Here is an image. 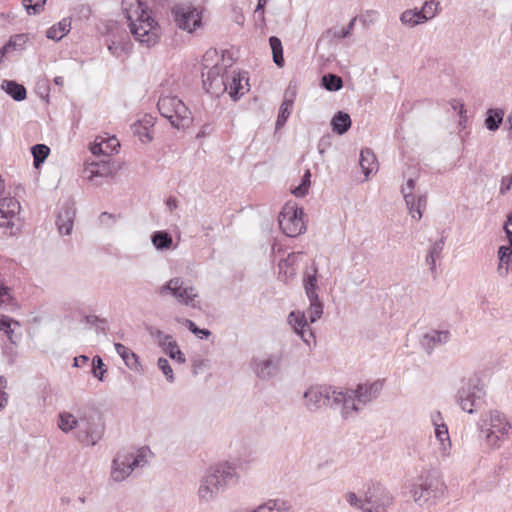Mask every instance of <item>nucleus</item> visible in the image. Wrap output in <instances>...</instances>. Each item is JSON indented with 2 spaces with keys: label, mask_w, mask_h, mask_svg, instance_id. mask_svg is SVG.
<instances>
[{
  "label": "nucleus",
  "mask_w": 512,
  "mask_h": 512,
  "mask_svg": "<svg viewBox=\"0 0 512 512\" xmlns=\"http://www.w3.org/2000/svg\"><path fill=\"white\" fill-rule=\"evenodd\" d=\"M355 393L353 390H346L345 392L337 390L334 395L333 408H341V414L344 418L352 412H358L361 410V406L358 404Z\"/></svg>",
  "instance_id": "obj_20"
},
{
  "label": "nucleus",
  "mask_w": 512,
  "mask_h": 512,
  "mask_svg": "<svg viewBox=\"0 0 512 512\" xmlns=\"http://www.w3.org/2000/svg\"><path fill=\"white\" fill-rule=\"evenodd\" d=\"M503 229L508 240L507 246H500L498 250V258L500 262V266L502 264L509 265L512 258V222L510 220H506Z\"/></svg>",
  "instance_id": "obj_27"
},
{
  "label": "nucleus",
  "mask_w": 512,
  "mask_h": 512,
  "mask_svg": "<svg viewBox=\"0 0 512 512\" xmlns=\"http://www.w3.org/2000/svg\"><path fill=\"white\" fill-rule=\"evenodd\" d=\"M269 44L272 50L273 62L278 67L284 66V57H283V47L281 40L276 36H271L269 38Z\"/></svg>",
  "instance_id": "obj_36"
},
{
  "label": "nucleus",
  "mask_w": 512,
  "mask_h": 512,
  "mask_svg": "<svg viewBox=\"0 0 512 512\" xmlns=\"http://www.w3.org/2000/svg\"><path fill=\"white\" fill-rule=\"evenodd\" d=\"M249 512H272L270 504L267 502L257 506L254 509L249 510Z\"/></svg>",
  "instance_id": "obj_64"
},
{
  "label": "nucleus",
  "mask_w": 512,
  "mask_h": 512,
  "mask_svg": "<svg viewBox=\"0 0 512 512\" xmlns=\"http://www.w3.org/2000/svg\"><path fill=\"white\" fill-rule=\"evenodd\" d=\"M114 347L117 354L122 358L128 368L139 371L140 363L136 353L121 343H115Z\"/></svg>",
  "instance_id": "obj_28"
},
{
  "label": "nucleus",
  "mask_w": 512,
  "mask_h": 512,
  "mask_svg": "<svg viewBox=\"0 0 512 512\" xmlns=\"http://www.w3.org/2000/svg\"><path fill=\"white\" fill-rule=\"evenodd\" d=\"M358 20V17H354L351 19L346 28L337 29L333 28L328 30V33H331L334 38H346L350 36L352 30L354 29L355 22Z\"/></svg>",
  "instance_id": "obj_50"
},
{
  "label": "nucleus",
  "mask_w": 512,
  "mask_h": 512,
  "mask_svg": "<svg viewBox=\"0 0 512 512\" xmlns=\"http://www.w3.org/2000/svg\"><path fill=\"white\" fill-rule=\"evenodd\" d=\"M150 127V121H137L131 126V129L145 143L152 140Z\"/></svg>",
  "instance_id": "obj_39"
},
{
  "label": "nucleus",
  "mask_w": 512,
  "mask_h": 512,
  "mask_svg": "<svg viewBox=\"0 0 512 512\" xmlns=\"http://www.w3.org/2000/svg\"><path fill=\"white\" fill-rule=\"evenodd\" d=\"M150 335L157 341L158 345L172 360L178 363H184L186 361L184 354L179 349L177 342L169 334H165L159 329H149Z\"/></svg>",
  "instance_id": "obj_17"
},
{
  "label": "nucleus",
  "mask_w": 512,
  "mask_h": 512,
  "mask_svg": "<svg viewBox=\"0 0 512 512\" xmlns=\"http://www.w3.org/2000/svg\"><path fill=\"white\" fill-rule=\"evenodd\" d=\"M345 499L348 502V504L352 507H356L360 509L361 511L365 512V502L364 498H360L356 495L354 492H347L345 495Z\"/></svg>",
  "instance_id": "obj_54"
},
{
  "label": "nucleus",
  "mask_w": 512,
  "mask_h": 512,
  "mask_svg": "<svg viewBox=\"0 0 512 512\" xmlns=\"http://www.w3.org/2000/svg\"><path fill=\"white\" fill-rule=\"evenodd\" d=\"M160 114L176 129H185L192 123V116L186 105L176 96H162L157 103Z\"/></svg>",
  "instance_id": "obj_7"
},
{
  "label": "nucleus",
  "mask_w": 512,
  "mask_h": 512,
  "mask_svg": "<svg viewBox=\"0 0 512 512\" xmlns=\"http://www.w3.org/2000/svg\"><path fill=\"white\" fill-rule=\"evenodd\" d=\"M439 6L440 3L438 1H425L422 8L419 10L420 19H422L424 23L433 19L439 13Z\"/></svg>",
  "instance_id": "obj_37"
},
{
  "label": "nucleus",
  "mask_w": 512,
  "mask_h": 512,
  "mask_svg": "<svg viewBox=\"0 0 512 512\" xmlns=\"http://www.w3.org/2000/svg\"><path fill=\"white\" fill-rule=\"evenodd\" d=\"M76 216V208L72 201H66L60 208L57 215L56 225L62 235L71 234Z\"/></svg>",
  "instance_id": "obj_21"
},
{
  "label": "nucleus",
  "mask_w": 512,
  "mask_h": 512,
  "mask_svg": "<svg viewBox=\"0 0 512 512\" xmlns=\"http://www.w3.org/2000/svg\"><path fill=\"white\" fill-rule=\"evenodd\" d=\"M480 436L484 437L487 445L492 448H498L508 437L512 426L506 417L499 411H490L486 418L481 419Z\"/></svg>",
  "instance_id": "obj_6"
},
{
  "label": "nucleus",
  "mask_w": 512,
  "mask_h": 512,
  "mask_svg": "<svg viewBox=\"0 0 512 512\" xmlns=\"http://www.w3.org/2000/svg\"><path fill=\"white\" fill-rule=\"evenodd\" d=\"M438 419H441V413L439 411L435 412L432 415V421L435 425V435H436L437 440L440 442L443 454H447V451L449 450V448L451 446L448 428L443 423L438 424L437 423Z\"/></svg>",
  "instance_id": "obj_26"
},
{
  "label": "nucleus",
  "mask_w": 512,
  "mask_h": 512,
  "mask_svg": "<svg viewBox=\"0 0 512 512\" xmlns=\"http://www.w3.org/2000/svg\"><path fill=\"white\" fill-rule=\"evenodd\" d=\"M1 89L18 102L25 100L27 97V91L24 85L19 84L15 80H3Z\"/></svg>",
  "instance_id": "obj_29"
},
{
  "label": "nucleus",
  "mask_w": 512,
  "mask_h": 512,
  "mask_svg": "<svg viewBox=\"0 0 512 512\" xmlns=\"http://www.w3.org/2000/svg\"><path fill=\"white\" fill-rule=\"evenodd\" d=\"M216 50L207 51L202 59V82L203 88L212 96H219L228 90L227 72L221 65L215 63L211 65L214 57H217Z\"/></svg>",
  "instance_id": "obj_5"
},
{
  "label": "nucleus",
  "mask_w": 512,
  "mask_h": 512,
  "mask_svg": "<svg viewBox=\"0 0 512 512\" xmlns=\"http://www.w3.org/2000/svg\"><path fill=\"white\" fill-rule=\"evenodd\" d=\"M329 145H330V137L329 136L322 137L318 143L319 153L323 154L325 152L326 147Z\"/></svg>",
  "instance_id": "obj_62"
},
{
  "label": "nucleus",
  "mask_w": 512,
  "mask_h": 512,
  "mask_svg": "<svg viewBox=\"0 0 512 512\" xmlns=\"http://www.w3.org/2000/svg\"><path fill=\"white\" fill-rule=\"evenodd\" d=\"M0 209L6 214H9L10 217H15L19 213L21 206L17 199L13 197H3L0 199Z\"/></svg>",
  "instance_id": "obj_40"
},
{
  "label": "nucleus",
  "mask_w": 512,
  "mask_h": 512,
  "mask_svg": "<svg viewBox=\"0 0 512 512\" xmlns=\"http://www.w3.org/2000/svg\"><path fill=\"white\" fill-rule=\"evenodd\" d=\"M71 29V20L63 18L57 24L53 25L46 31L48 39L60 41Z\"/></svg>",
  "instance_id": "obj_31"
},
{
  "label": "nucleus",
  "mask_w": 512,
  "mask_h": 512,
  "mask_svg": "<svg viewBox=\"0 0 512 512\" xmlns=\"http://www.w3.org/2000/svg\"><path fill=\"white\" fill-rule=\"evenodd\" d=\"M107 47L110 53L121 57L130 48L129 36L125 30H120L116 24L109 27L107 35Z\"/></svg>",
  "instance_id": "obj_18"
},
{
  "label": "nucleus",
  "mask_w": 512,
  "mask_h": 512,
  "mask_svg": "<svg viewBox=\"0 0 512 512\" xmlns=\"http://www.w3.org/2000/svg\"><path fill=\"white\" fill-rule=\"evenodd\" d=\"M417 181L416 178L410 177L407 179L406 184L401 186V194L403 195V198H405L406 194H415L414 190H416Z\"/></svg>",
  "instance_id": "obj_55"
},
{
  "label": "nucleus",
  "mask_w": 512,
  "mask_h": 512,
  "mask_svg": "<svg viewBox=\"0 0 512 512\" xmlns=\"http://www.w3.org/2000/svg\"><path fill=\"white\" fill-rule=\"evenodd\" d=\"M444 248V239H440L435 241L428 251V254L426 256V263L429 265V270L431 273L436 272V259L440 258L441 253Z\"/></svg>",
  "instance_id": "obj_34"
},
{
  "label": "nucleus",
  "mask_w": 512,
  "mask_h": 512,
  "mask_svg": "<svg viewBox=\"0 0 512 512\" xmlns=\"http://www.w3.org/2000/svg\"><path fill=\"white\" fill-rule=\"evenodd\" d=\"M177 26L188 32H193L201 25V16L197 9L190 4H177L172 9Z\"/></svg>",
  "instance_id": "obj_15"
},
{
  "label": "nucleus",
  "mask_w": 512,
  "mask_h": 512,
  "mask_svg": "<svg viewBox=\"0 0 512 512\" xmlns=\"http://www.w3.org/2000/svg\"><path fill=\"white\" fill-rule=\"evenodd\" d=\"M148 448L142 447L137 452H121L112 461L111 479L115 482H122L128 478L138 467L146 464V453Z\"/></svg>",
  "instance_id": "obj_8"
},
{
  "label": "nucleus",
  "mask_w": 512,
  "mask_h": 512,
  "mask_svg": "<svg viewBox=\"0 0 512 512\" xmlns=\"http://www.w3.org/2000/svg\"><path fill=\"white\" fill-rule=\"evenodd\" d=\"M14 217H10L9 214H6L3 210L0 209V227H10L12 226V219Z\"/></svg>",
  "instance_id": "obj_61"
},
{
  "label": "nucleus",
  "mask_w": 512,
  "mask_h": 512,
  "mask_svg": "<svg viewBox=\"0 0 512 512\" xmlns=\"http://www.w3.org/2000/svg\"><path fill=\"white\" fill-rule=\"evenodd\" d=\"M107 368L104 364L102 358L98 355L94 356L92 359V374L98 380H104V374L106 373Z\"/></svg>",
  "instance_id": "obj_48"
},
{
  "label": "nucleus",
  "mask_w": 512,
  "mask_h": 512,
  "mask_svg": "<svg viewBox=\"0 0 512 512\" xmlns=\"http://www.w3.org/2000/svg\"><path fill=\"white\" fill-rule=\"evenodd\" d=\"M84 173L89 180H93L95 177H108L112 174V170L109 161L102 160L87 163L84 168Z\"/></svg>",
  "instance_id": "obj_25"
},
{
  "label": "nucleus",
  "mask_w": 512,
  "mask_h": 512,
  "mask_svg": "<svg viewBox=\"0 0 512 512\" xmlns=\"http://www.w3.org/2000/svg\"><path fill=\"white\" fill-rule=\"evenodd\" d=\"M450 331L449 330H430L426 332L420 340V344L422 348L427 352V354H431L435 347L444 345L450 340Z\"/></svg>",
  "instance_id": "obj_23"
},
{
  "label": "nucleus",
  "mask_w": 512,
  "mask_h": 512,
  "mask_svg": "<svg viewBox=\"0 0 512 512\" xmlns=\"http://www.w3.org/2000/svg\"><path fill=\"white\" fill-rule=\"evenodd\" d=\"M420 13L417 9H408L405 10L401 16L400 21L403 25H407L410 27H414L416 25L424 23L422 19H420Z\"/></svg>",
  "instance_id": "obj_44"
},
{
  "label": "nucleus",
  "mask_w": 512,
  "mask_h": 512,
  "mask_svg": "<svg viewBox=\"0 0 512 512\" xmlns=\"http://www.w3.org/2000/svg\"><path fill=\"white\" fill-rule=\"evenodd\" d=\"M89 361V357L86 355H80L74 358L73 366L82 367Z\"/></svg>",
  "instance_id": "obj_63"
},
{
  "label": "nucleus",
  "mask_w": 512,
  "mask_h": 512,
  "mask_svg": "<svg viewBox=\"0 0 512 512\" xmlns=\"http://www.w3.org/2000/svg\"><path fill=\"white\" fill-rule=\"evenodd\" d=\"M377 16V12L374 10H368L365 13H363L358 19L364 24L369 25L372 24Z\"/></svg>",
  "instance_id": "obj_56"
},
{
  "label": "nucleus",
  "mask_w": 512,
  "mask_h": 512,
  "mask_svg": "<svg viewBox=\"0 0 512 512\" xmlns=\"http://www.w3.org/2000/svg\"><path fill=\"white\" fill-rule=\"evenodd\" d=\"M0 307L14 309L17 307L16 299L11 295L10 288L0 282Z\"/></svg>",
  "instance_id": "obj_42"
},
{
  "label": "nucleus",
  "mask_w": 512,
  "mask_h": 512,
  "mask_svg": "<svg viewBox=\"0 0 512 512\" xmlns=\"http://www.w3.org/2000/svg\"><path fill=\"white\" fill-rule=\"evenodd\" d=\"M352 121L350 115L343 111H338L331 120L333 132L338 135L345 134L351 127Z\"/></svg>",
  "instance_id": "obj_30"
},
{
  "label": "nucleus",
  "mask_w": 512,
  "mask_h": 512,
  "mask_svg": "<svg viewBox=\"0 0 512 512\" xmlns=\"http://www.w3.org/2000/svg\"><path fill=\"white\" fill-rule=\"evenodd\" d=\"M178 322L185 325L191 333L196 335L200 339H207L211 335V331L206 328H199L192 320L190 319H182L178 320Z\"/></svg>",
  "instance_id": "obj_47"
},
{
  "label": "nucleus",
  "mask_w": 512,
  "mask_h": 512,
  "mask_svg": "<svg viewBox=\"0 0 512 512\" xmlns=\"http://www.w3.org/2000/svg\"><path fill=\"white\" fill-rule=\"evenodd\" d=\"M114 143L115 142V146H119V143L117 142V140L115 138H112L108 141H103L101 143H94L92 146H91V152L93 155H106V156H110V153L107 152L106 149H104L103 145L105 144L106 145V148H108L110 146V143Z\"/></svg>",
  "instance_id": "obj_53"
},
{
  "label": "nucleus",
  "mask_w": 512,
  "mask_h": 512,
  "mask_svg": "<svg viewBox=\"0 0 512 512\" xmlns=\"http://www.w3.org/2000/svg\"><path fill=\"white\" fill-rule=\"evenodd\" d=\"M287 321L307 345H310L311 342H315L314 333L307 323V316L305 313L300 311H291L288 315Z\"/></svg>",
  "instance_id": "obj_19"
},
{
  "label": "nucleus",
  "mask_w": 512,
  "mask_h": 512,
  "mask_svg": "<svg viewBox=\"0 0 512 512\" xmlns=\"http://www.w3.org/2000/svg\"><path fill=\"white\" fill-rule=\"evenodd\" d=\"M154 247L158 250L169 249L173 243L172 236L167 231H156L151 236Z\"/></svg>",
  "instance_id": "obj_35"
},
{
  "label": "nucleus",
  "mask_w": 512,
  "mask_h": 512,
  "mask_svg": "<svg viewBox=\"0 0 512 512\" xmlns=\"http://www.w3.org/2000/svg\"><path fill=\"white\" fill-rule=\"evenodd\" d=\"M281 357L278 355H267L262 358H254L251 367L255 375L264 381L270 380L278 375L280 371Z\"/></svg>",
  "instance_id": "obj_16"
},
{
  "label": "nucleus",
  "mask_w": 512,
  "mask_h": 512,
  "mask_svg": "<svg viewBox=\"0 0 512 512\" xmlns=\"http://www.w3.org/2000/svg\"><path fill=\"white\" fill-rule=\"evenodd\" d=\"M58 427L64 433L73 430L75 439L84 446H95L104 436L105 422L101 413L92 407H79L75 414L61 412Z\"/></svg>",
  "instance_id": "obj_1"
},
{
  "label": "nucleus",
  "mask_w": 512,
  "mask_h": 512,
  "mask_svg": "<svg viewBox=\"0 0 512 512\" xmlns=\"http://www.w3.org/2000/svg\"><path fill=\"white\" fill-rule=\"evenodd\" d=\"M382 387L383 382L380 380L374 381L372 383H363L357 385L356 389L353 391L355 393L354 396H356L358 404L361 406V409L379 396Z\"/></svg>",
  "instance_id": "obj_22"
},
{
  "label": "nucleus",
  "mask_w": 512,
  "mask_h": 512,
  "mask_svg": "<svg viewBox=\"0 0 512 512\" xmlns=\"http://www.w3.org/2000/svg\"><path fill=\"white\" fill-rule=\"evenodd\" d=\"M317 272L318 268L313 264L312 273H307L304 277V289L310 302L307 310V318L310 323L316 322L323 314V303L318 295Z\"/></svg>",
  "instance_id": "obj_13"
},
{
  "label": "nucleus",
  "mask_w": 512,
  "mask_h": 512,
  "mask_svg": "<svg viewBox=\"0 0 512 512\" xmlns=\"http://www.w3.org/2000/svg\"><path fill=\"white\" fill-rule=\"evenodd\" d=\"M504 111L499 108H490L486 112V118L484 121L485 127L489 131H496L499 129L503 122Z\"/></svg>",
  "instance_id": "obj_33"
},
{
  "label": "nucleus",
  "mask_w": 512,
  "mask_h": 512,
  "mask_svg": "<svg viewBox=\"0 0 512 512\" xmlns=\"http://www.w3.org/2000/svg\"><path fill=\"white\" fill-rule=\"evenodd\" d=\"M451 106L454 110H458L459 116L461 120H464L466 118V109L462 102L454 99L451 102Z\"/></svg>",
  "instance_id": "obj_59"
},
{
  "label": "nucleus",
  "mask_w": 512,
  "mask_h": 512,
  "mask_svg": "<svg viewBox=\"0 0 512 512\" xmlns=\"http://www.w3.org/2000/svg\"><path fill=\"white\" fill-rule=\"evenodd\" d=\"M244 80L246 81V85H248L247 78L242 76L240 73H234L231 79H229V77L227 76L229 95L234 101L238 100L240 95L244 93V86L242 85V81Z\"/></svg>",
  "instance_id": "obj_32"
},
{
  "label": "nucleus",
  "mask_w": 512,
  "mask_h": 512,
  "mask_svg": "<svg viewBox=\"0 0 512 512\" xmlns=\"http://www.w3.org/2000/svg\"><path fill=\"white\" fill-rule=\"evenodd\" d=\"M46 0H23L28 14H38L43 10Z\"/></svg>",
  "instance_id": "obj_51"
},
{
  "label": "nucleus",
  "mask_w": 512,
  "mask_h": 512,
  "mask_svg": "<svg viewBox=\"0 0 512 512\" xmlns=\"http://www.w3.org/2000/svg\"><path fill=\"white\" fill-rule=\"evenodd\" d=\"M12 320L9 317L2 316L0 318V330H3L7 335L12 333L11 329Z\"/></svg>",
  "instance_id": "obj_60"
},
{
  "label": "nucleus",
  "mask_w": 512,
  "mask_h": 512,
  "mask_svg": "<svg viewBox=\"0 0 512 512\" xmlns=\"http://www.w3.org/2000/svg\"><path fill=\"white\" fill-rule=\"evenodd\" d=\"M268 503L271 506L272 512H289L292 509L291 502L285 499H270L268 500Z\"/></svg>",
  "instance_id": "obj_49"
},
{
  "label": "nucleus",
  "mask_w": 512,
  "mask_h": 512,
  "mask_svg": "<svg viewBox=\"0 0 512 512\" xmlns=\"http://www.w3.org/2000/svg\"><path fill=\"white\" fill-rule=\"evenodd\" d=\"M359 165L365 179H368L371 173L378 170V161L371 149L364 148L361 150Z\"/></svg>",
  "instance_id": "obj_24"
},
{
  "label": "nucleus",
  "mask_w": 512,
  "mask_h": 512,
  "mask_svg": "<svg viewBox=\"0 0 512 512\" xmlns=\"http://www.w3.org/2000/svg\"><path fill=\"white\" fill-rule=\"evenodd\" d=\"M321 85L328 91H338L343 87V80L336 74H326L321 78Z\"/></svg>",
  "instance_id": "obj_41"
},
{
  "label": "nucleus",
  "mask_w": 512,
  "mask_h": 512,
  "mask_svg": "<svg viewBox=\"0 0 512 512\" xmlns=\"http://www.w3.org/2000/svg\"><path fill=\"white\" fill-rule=\"evenodd\" d=\"M29 40V34L21 33L13 35L9 38L7 42V47L11 49V51H23L25 49L26 43Z\"/></svg>",
  "instance_id": "obj_45"
},
{
  "label": "nucleus",
  "mask_w": 512,
  "mask_h": 512,
  "mask_svg": "<svg viewBox=\"0 0 512 512\" xmlns=\"http://www.w3.org/2000/svg\"><path fill=\"white\" fill-rule=\"evenodd\" d=\"M31 153L33 155L34 167L39 168L48 157L50 148L45 144H35L31 147Z\"/></svg>",
  "instance_id": "obj_38"
},
{
  "label": "nucleus",
  "mask_w": 512,
  "mask_h": 512,
  "mask_svg": "<svg viewBox=\"0 0 512 512\" xmlns=\"http://www.w3.org/2000/svg\"><path fill=\"white\" fill-rule=\"evenodd\" d=\"M512 187V174L509 176L502 177L501 186H500V194L505 195Z\"/></svg>",
  "instance_id": "obj_57"
},
{
  "label": "nucleus",
  "mask_w": 512,
  "mask_h": 512,
  "mask_svg": "<svg viewBox=\"0 0 512 512\" xmlns=\"http://www.w3.org/2000/svg\"><path fill=\"white\" fill-rule=\"evenodd\" d=\"M236 465L223 462L209 467L201 477L198 488L200 502L208 503L216 499L221 491L238 482Z\"/></svg>",
  "instance_id": "obj_3"
},
{
  "label": "nucleus",
  "mask_w": 512,
  "mask_h": 512,
  "mask_svg": "<svg viewBox=\"0 0 512 512\" xmlns=\"http://www.w3.org/2000/svg\"><path fill=\"white\" fill-rule=\"evenodd\" d=\"M485 391L483 384L478 377H471L462 380L461 387L459 388L456 400L463 411L473 413L484 403Z\"/></svg>",
  "instance_id": "obj_10"
},
{
  "label": "nucleus",
  "mask_w": 512,
  "mask_h": 512,
  "mask_svg": "<svg viewBox=\"0 0 512 512\" xmlns=\"http://www.w3.org/2000/svg\"><path fill=\"white\" fill-rule=\"evenodd\" d=\"M446 486L435 472L420 475L410 487V494L419 506L431 505L440 499Z\"/></svg>",
  "instance_id": "obj_4"
},
{
  "label": "nucleus",
  "mask_w": 512,
  "mask_h": 512,
  "mask_svg": "<svg viewBox=\"0 0 512 512\" xmlns=\"http://www.w3.org/2000/svg\"><path fill=\"white\" fill-rule=\"evenodd\" d=\"M363 493L365 512H387L393 502L391 493L378 482L367 483Z\"/></svg>",
  "instance_id": "obj_11"
},
{
  "label": "nucleus",
  "mask_w": 512,
  "mask_h": 512,
  "mask_svg": "<svg viewBox=\"0 0 512 512\" xmlns=\"http://www.w3.org/2000/svg\"><path fill=\"white\" fill-rule=\"evenodd\" d=\"M160 296L171 295L178 303L191 308H200L197 289L187 284L183 278L174 277L160 286L157 290Z\"/></svg>",
  "instance_id": "obj_9"
},
{
  "label": "nucleus",
  "mask_w": 512,
  "mask_h": 512,
  "mask_svg": "<svg viewBox=\"0 0 512 512\" xmlns=\"http://www.w3.org/2000/svg\"><path fill=\"white\" fill-rule=\"evenodd\" d=\"M122 10L135 40L147 47L159 41L160 27L151 17L149 8L142 0H123Z\"/></svg>",
  "instance_id": "obj_2"
},
{
  "label": "nucleus",
  "mask_w": 512,
  "mask_h": 512,
  "mask_svg": "<svg viewBox=\"0 0 512 512\" xmlns=\"http://www.w3.org/2000/svg\"><path fill=\"white\" fill-rule=\"evenodd\" d=\"M157 366L165 375L167 381L172 383L174 381V374L169 361L166 358L160 357L157 361Z\"/></svg>",
  "instance_id": "obj_52"
},
{
  "label": "nucleus",
  "mask_w": 512,
  "mask_h": 512,
  "mask_svg": "<svg viewBox=\"0 0 512 512\" xmlns=\"http://www.w3.org/2000/svg\"><path fill=\"white\" fill-rule=\"evenodd\" d=\"M336 388L328 385H315L304 393L305 406L309 411H317L324 406L333 408Z\"/></svg>",
  "instance_id": "obj_14"
},
{
  "label": "nucleus",
  "mask_w": 512,
  "mask_h": 512,
  "mask_svg": "<svg viewBox=\"0 0 512 512\" xmlns=\"http://www.w3.org/2000/svg\"><path fill=\"white\" fill-rule=\"evenodd\" d=\"M292 99L284 97V100L280 106L279 114L276 120V128L279 129L286 123L292 111Z\"/></svg>",
  "instance_id": "obj_43"
},
{
  "label": "nucleus",
  "mask_w": 512,
  "mask_h": 512,
  "mask_svg": "<svg viewBox=\"0 0 512 512\" xmlns=\"http://www.w3.org/2000/svg\"><path fill=\"white\" fill-rule=\"evenodd\" d=\"M417 192L418 193L415 194L417 207L422 208V210L424 211L427 206V192L426 191L420 192L419 189H417Z\"/></svg>",
  "instance_id": "obj_58"
},
{
  "label": "nucleus",
  "mask_w": 512,
  "mask_h": 512,
  "mask_svg": "<svg viewBox=\"0 0 512 512\" xmlns=\"http://www.w3.org/2000/svg\"><path fill=\"white\" fill-rule=\"evenodd\" d=\"M304 212L296 203L288 202L279 214V226L288 237H296L306 230L303 221Z\"/></svg>",
  "instance_id": "obj_12"
},
{
  "label": "nucleus",
  "mask_w": 512,
  "mask_h": 512,
  "mask_svg": "<svg viewBox=\"0 0 512 512\" xmlns=\"http://www.w3.org/2000/svg\"><path fill=\"white\" fill-rule=\"evenodd\" d=\"M404 201L406 203L407 209L409 210V214L411 215V217L416 220H420L423 216V210L422 208L417 207L416 195L405 193Z\"/></svg>",
  "instance_id": "obj_46"
}]
</instances>
